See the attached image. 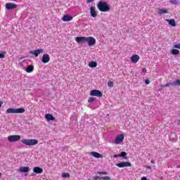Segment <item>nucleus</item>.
I'll return each mask as SVG.
<instances>
[{
  "label": "nucleus",
  "instance_id": "1",
  "mask_svg": "<svg viewBox=\"0 0 180 180\" xmlns=\"http://www.w3.org/2000/svg\"><path fill=\"white\" fill-rule=\"evenodd\" d=\"M75 41L79 44V43H87L89 47L95 46L96 44V39L92 37H77L75 39Z\"/></svg>",
  "mask_w": 180,
  "mask_h": 180
},
{
  "label": "nucleus",
  "instance_id": "2",
  "mask_svg": "<svg viewBox=\"0 0 180 180\" xmlns=\"http://www.w3.org/2000/svg\"><path fill=\"white\" fill-rule=\"evenodd\" d=\"M97 8L100 12H109L110 11V7L105 1H99Z\"/></svg>",
  "mask_w": 180,
  "mask_h": 180
},
{
  "label": "nucleus",
  "instance_id": "3",
  "mask_svg": "<svg viewBox=\"0 0 180 180\" xmlns=\"http://www.w3.org/2000/svg\"><path fill=\"white\" fill-rule=\"evenodd\" d=\"M21 142L25 146H36V144H39L37 139H22Z\"/></svg>",
  "mask_w": 180,
  "mask_h": 180
},
{
  "label": "nucleus",
  "instance_id": "4",
  "mask_svg": "<svg viewBox=\"0 0 180 180\" xmlns=\"http://www.w3.org/2000/svg\"><path fill=\"white\" fill-rule=\"evenodd\" d=\"M6 113H25V108H8Z\"/></svg>",
  "mask_w": 180,
  "mask_h": 180
},
{
  "label": "nucleus",
  "instance_id": "5",
  "mask_svg": "<svg viewBox=\"0 0 180 180\" xmlns=\"http://www.w3.org/2000/svg\"><path fill=\"white\" fill-rule=\"evenodd\" d=\"M20 139V135H11L8 136V140L10 143H15L16 141H19Z\"/></svg>",
  "mask_w": 180,
  "mask_h": 180
},
{
  "label": "nucleus",
  "instance_id": "6",
  "mask_svg": "<svg viewBox=\"0 0 180 180\" xmlns=\"http://www.w3.org/2000/svg\"><path fill=\"white\" fill-rule=\"evenodd\" d=\"M116 166L118 167V168H126L127 167H131V163L129 162H121L116 164Z\"/></svg>",
  "mask_w": 180,
  "mask_h": 180
},
{
  "label": "nucleus",
  "instance_id": "7",
  "mask_svg": "<svg viewBox=\"0 0 180 180\" xmlns=\"http://www.w3.org/2000/svg\"><path fill=\"white\" fill-rule=\"evenodd\" d=\"M123 140H124V136L123 134H120L115 138V143L120 144V143L123 142Z\"/></svg>",
  "mask_w": 180,
  "mask_h": 180
},
{
  "label": "nucleus",
  "instance_id": "8",
  "mask_svg": "<svg viewBox=\"0 0 180 180\" xmlns=\"http://www.w3.org/2000/svg\"><path fill=\"white\" fill-rule=\"evenodd\" d=\"M15 8H18V5L12 3H7L6 4V9L8 11H12V9H15Z\"/></svg>",
  "mask_w": 180,
  "mask_h": 180
},
{
  "label": "nucleus",
  "instance_id": "9",
  "mask_svg": "<svg viewBox=\"0 0 180 180\" xmlns=\"http://www.w3.org/2000/svg\"><path fill=\"white\" fill-rule=\"evenodd\" d=\"M90 95L91 96H98L101 98V96H102V93L99 90H91L90 91Z\"/></svg>",
  "mask_w": 180,
  "mask_h": 180
},
{
  "label": "nucleus",
  "instance_id": "10",
  "mask_svg": "<svg viewBox=\"0 0 180 180\" xmlns=\"http://www.w3.org/2000/svg\"><path fill=\"white\" fill-rule=\"evenodd\" d=\"M43 51H44L43 49H37V50H34V51H30V54H33L35 57H39V54H41V53H43Z\"/></svg>",
  "mask_w": 180,
  "mask_h": 180
},
{
  "label": "nucleus",
  "instance_id": "11",
  "mask_svg": "<svg viewBox=\"0 0 180 180\" xmlns=\"http://www.w3.org/2000/svg\"><path fill=\"white\" fill-rule=\"evenodd\" d=\"M49 61H50V55H49V54H44L42 56L41 62L44 64H47V63H49Z\"/></svg>",
  "mask_w": 180,
  "mask_h": 180
},
{
  "label": "nucleus",
  "instance_id": "12",
  "mask_svg": "<svg viewBox=\"0 0 180 180\" xmlns=\"http://www.w3.org/2000/svg\"><path fill=\"white\" fill-rule=\"evenodd\" d=\"M139 60H140V56L139 55H133L131 57V61L134 64H136V63H139Z\"/></svg>",
  "mask_w": 180,
  "mask_h": 180
},
{
  "label": "nucleus",
  "instance_id": "13",
  "mask_svg": "<svg viewBox=\"0 0 180 180\" xmlns=\"http://www.w3.org/2000/svg\"><path fill=\"white\" fill-rule=\"evenodd\" d=\"M114 158H117L118 157H122L124 160H127V153L126 152H121L118 155H113Z\"/></svg>",
  "mask_w": 180,
  "mask_h": 180
},
{
  "label": "nucleus",
  "instance_id": "14",
  "mask_svg": "<svg viewBox=\"0 0 180 180\" xmlns=\"http://www.w3.org/2000/svg\"><path fill=\"white\" fill-rule=\"evenodd\" d=\"M96 8L94 7V6H91L90 8V13H91V15L93 17V18H96L97 16V13H96Z\"/></svg>",
  "mask_w": 180,
  "mask_h": 180
},
{
  "label": "nucleus",
  "instance_id": "15",
  "mask_svg": "<svg viewBox=\"0 0 180 180\" xmlns=\"http://www.w3.org/2000/svg\"><path fill=\"white\" fill-rule=\"evenodd\" d=\"M63 22H70L72 20V16L70 15H65L62 18Z\"/></svg>",
  "mask_w": 180,
  "mask_h": 180
},
{
  "label": "nucleus",
  "instance_id": "16",
  "mask_svg": "<svg viewBox=\"0 0 180 180\" xmlns=\"http://www.w3.org/2000/svg\"><path fill=\"white\" fill-rule=\"evenodd\" d=\"M33 172H34V174H43V169L39 167H35L33 168Z\"/></svg>",
  "mask_w": 180,
  "mask_h": 180
},
{
  "label": "nucleus",
  "instance_id": "17",
  "mask_svg": "<svg viewBox=\"0 0 180 180\" xmlns=\"http://www.w3.org/2000/svg\"><path fill=\"white\" fill-rule=\"evenodd\" d=\"M45 119L47 120V122H50L51 120H56V118L53 117V115L51 114L45 115Z\"/></svg>",
  "mask_w": 180,
  "mask_h": 180
},
{
  "label": "nucleus",
  "instance_id": "18",
  "mask_svg": "<svg viewBox=\"0 0 180 180\" xmlns=\"http://www.w3.org/2000/svg\"><path fill=\"white\" fill-rule=\"evenodd\" d=\"M157 13H158V15H162L164 13H168V11L165 8H158Z\"/></svg>",
  "mask_w": 180,
  "mask_h": 180
},
{
  "label": "nucleus",
  "instance_id": "19",
  "mask_svg": "<svg viewBox=\"0 0 180 180\" xmlns=\"http://www.w3.org/2000/svg\"><path fill=\"white\" fill-rule=\"evenodd\" d=\"M30 168H29V167H20L19 168V171H20V172H29V171H30Z\"/></svg>",
  "mask_w": 180,
  "mask_h": 180
},
{
  "label": "nucleus",
  "instance_id": "20",
  "mask_svg": "<svg viewBox=\"0 0 180 180\" xmlns=\"http://www.w3.org/2000/svg\"><path fill=\"white\" fill-rule=\"evenodd\" d=\"M166 20L168 22L169 25H170V26H173L175 27L176 26V22H175V20L174 19H166Z\"/></svg>",
  "mask_w": 180,
  "mask_h": 180
},
{
  "label": "nucleus",
  "instance_id": "21",
  "mask_svg": "<svg viewBox=\"0 0 180 180\" xmlns=\"http://www.w3.org/2000/svg\"><path fill=\"white\" fill-rule=\"evenodd\" d=\"M91 154L95 158H102V155H101V153H98V152H91Z\"/></svg>",
  "mask_w": 180,
  "mask_h": 180
},
{
  "label": "nucleus",
  "instance_id": "22",
  "mask_svg": "<svg viewBox=\"0 0 180 180\" xmlns=\"http://www.w3.org/2000/svg\"><path fill=\"white\" fill-rule=\"evenodd\" d=\"M34 70V67L33 65H30L28 68H26L25 71L27 72H33V70Z\"/></svg>",
  "mask_w": 180,
  "mask_h": 180
},
{
  "label": "nucleus",
  "instance_id": "23",
  "mask_svg": "<svg viewBox=\"0 0 180 180\" xmlns=\"http://www.w3.org/2000/svg\"><path fill=\"white\" fill-rule=\"evenodd\" d=\"M96 65H98V63H96L95 61H91L89 63V67L91 68H95Z\"/></svg>",
  "mask_w": 180,
  "mask_h": 180
},
{
  "label": "nucleus",
  "instance_id": "24",
  "mask_svg": "<svg viewBox=\"0 0 180 180\" xmlns=\"http://www.w3.org/2000/svg\"><path fill=\"white\" fill-rule=\"evenodd\" d=\"M171 53L173 56H178V54H179V50L172 49Z\"/></svg>",
  "mask_w": 180,
  "mask_h": 180
},
{
  "label": "nucleus",
  "instance_id": "25",
  "mask_svg": "<svg viewBox=\"0 0 180 180\" xmlns=\"http://www.w3.org/2000/svg\"><path fill=\"white\" fill-rule=\"evenodd\" d=\"M178 85H180L179 79H176L175 82H172V86H176Z\"/></svg>",
  "mask_w": 180,
  "mask_h": 180
},
{
  "label": "nucleus",
  "instance_id": "26",
  "mask_svg": "<svg viewBox=\"0 0 180 180\" xmlns=\"http://www.w3.org/2000/svg\"><path fill=\"white\" fill-rule=\"evenodd\" d=\"M62 177L63 178H70V174H69V173H63V174H62Z\"/></svg>",
  "mask_w": 180,
  "mask_h": 180
},
{
  "label": "nucleus",
  "instance_id": "27",
  "mask_svg": "<svg viewBox=\"0 0 180 180\" xmlns=\"http://www.w3.org/2000/svg\"><path fill=\"white\" fill-rule=\"evenodd\" d=\"M98 175H108V172H97Z\"/></svg>",
  "mask_w": 180,
  "mask_h": 180
},
{
  "label": "nucleus",
  "instance_id": "28",
  "mask_svg": "<svg viewBox=\"0 0 180 180\" xmlns=\"http://www.w3.org/2000/svg\"><path fill=\"white\" fill-rule=\"evenodd\" d=\"M108 86H110V88H113V86H114L113 82L112 81L108 82Z\"/></svg>",
  "mask_w": 180,
  "mask_h": 180
},
{
  "label": "nucleus",
  "instance_id": "29",
  "mask_svg": "<svg viewBox=\"0 0 180 180\" xmlns=\"http://www.w3.org/2000/svg\"><path fill=\"white\" fill-rule=\"evenodd\" d=\"M170 4H172V5H178V1L176 0H170Z\"/></svg>",
  "mask_w": 180,
  "mask_h": 180
},
{
  "label": "nucleus",
  "instance_id": "30",
  "mask_svg": "<svg viewBox=\"0 0 180 180\" xmlns=\"http://www.w3.org/2000/svg\"><path fill=\"white\" fill-rule=\"evenodd\" d=\"M102 180H110V176H103L101 177Z\"/></svg>",
  "mask_w": 180,
  "mask_h": 180
},
{
  "label": "nucleus",
  "instance_id": "31",
  "mask_svg": "<svg viewBox=\"0 0 180 180\" xmlns=\"http://www.w3.org/2000/svg\"><path fill=\"white\" fill-rule=\"evenodd\" d=\"M94 101H95V98L94 97H90L88 100V102H89L90 103H92V102H94Z\"/></svg>",
  "mask_w": 180,
  "mask_h": 180
},
{
  "label": "nucleus",
  "instance_id": "32",
  "mask_svg": "<svg viewBox=\"0 0 180 180\" xmlns=\"http://www.w3.org/2000/svg\"><path fill=\"white\" fill-rule=\"evenodd\" d=\"M171 85H172V83H167L166 84L163 85L162 86H163L164 88H167V86H171Z\"/></svg>",
  "mask_w": 180,
  "mask_h": 180
},
{
  "label": "nucleus",
  "instance_id": "33",
  "mask_svg": "<svg viewBox=\"0 0 180 180\" xmlns=\"http://www.w3.org/2000/svg\"><path fill=\"white\" fill-rule=\"evenodd\" d=\"M93 179L94 180H102V177H99V176H94L93 178Z\"/></svg>",
  "mask_w": 180,
  "mask_h": 180
},
{
  "label": "nucleus",
  "instance_id": "34",
  "mask_svg": "<svg viewBox=\"0 0 180 180\" xmlns=\"http://www.w3.org/2000/svg\"><path fill=\"white\" fill-rule=\"evenodd\" d=\"M174 49H180V44H174Z\"/></svg>",
  "mask_w": 180,
  "mask_h": 180
},
{
  "label": "nucleus",
  "instance_id": "35",
  "mask_svg": "<svg viewBox=\"0 0 180 180\" xmlns=\"http://www.w3.org/2000/svg\"><path fill=\"white\" fill-rule=\"evenodd\" d=\"M0 58H5V54L4 53H0Z\"/></svg>",
  "mask_w": 180,
  "mask_h": 180
},
{
  "label": "nucleus",
  "instance_id": "36",
  "mask_svg": "<svg viewBox=\"0 0 180 180\" xmlns=\"http://www.w3.org/2000/svg\"><path fill=\"white\" fill-rule=\"evenodd\" d=\"M145 83L146 84V85H148V84H150V80L146 79Z\"/></svg>",
  "mask_w": 180,
  "mask_h": 180
},
{
  "label": "nucleus",
  "instance_id": "37",
  "mask_svg": "<svg viewBox=\"0 0 180 180\" xmlns=\"http://www.w3.org/2000/svg\"><path fill=\"white\" fill-rule=\"evenodd\" d=\"M142 72H147V69H146V68H143L142 69Z\"/></svg>",
  "mask_w": 180,
  "mask_h": 180
},
{
  "label": "nucleus",
  "instance_id": "38",
  "mask_svg": "<svg viewBox=\"0 0 180 180\" xmlns=\"http://www.w3.org/2000/svg\"><path fill=\"white\" fill-rule=\"evenodd\" d=\"M86 2L87 4H90V2H94V0H87Z\"/></svg>",
  "mask_w": 180,
  "mask_h": 180
},
{
  "label": "nucleus",
  "instance_id": "39",
  "mask_svg": "<svg viewBox=\"0 0 180 180\" xmlns=\"http://www.w3.org/2000/svg\"><path fill=\"white\" fill-rule=\"evenodd\" d=\"M141 180H148V179H147V177L143 176V177L141 178Z\"/></svg>",
  "mask_w": 180,
  "mask_h": 180
},
{
  "label": "nucleus",
  "instance_id": "40",
  "mask_svg": "<svg viewBox=\"0 0 180 180\" xmlns=\"http://www.w3.org/2000/svg\"><path fill=\"white\" fill-rule=\"evenodd\" d=\"M150 163H151V164H155V161H154V160H150Z\"/></svg>",
  "mask_w": 180,
  "mask_h": 180
},
{
  "label": "nucleus",
  "instance_id": "41",
  "mask_svg": "<svg viewBox=\"0 0 180 180\" xmlns=\"http://www.w3.org/2000/svg\"><path fill=\"white\" fill-rule=\"evenodd\" d=\"M146 168H147L148 169H151V167L150 166H146Z\"/></svg>",
  "mask_w": 180,
  "mask_h": 180
},
{
  "label": "nucleus",
  "instance_id": "42",
  "mask_svg": "<svg viewBox=\"0 0 180 180\" xmlns=\"http://www.w3.org/2000/svg\"><path fill=\"white\" fill-rule=\"evenodd\" d=\"M2 101H0V108H1V106H2Z\"/></svg>",
  "mask_w": 180,
  "mask_h": 180
},
{
  "label": "nucleus",
  "instance_id": "43",
  "mask_svg": "<svg viewBox=\"0 0 180 180\" xmlns=\"http://www.w3.org/2000/svg\"><path fill=\"white\" fill-rule=\"evenodd\" d=\"M176 168H180V165H177V166H176Z\"/></svg>",
  "mask_w": 180,
  "mask_h": 180
},
{
  "label": "nucleus",
  "instance_id": "44",
  "mask_svg": "<svg viewBox=\"0 0 180 180\" xmlns=\"http://www.w3.org/2000/svg\"><path fill=\"white\" fill-rule=\"evenodd\" d=\"M177 122H179V123H180V119H179V120H177Z\"/></svg>",
  "mask_w": 180,
  "mask_h": 180
},
{
  "label": "nucleus",
  "instance_id": "45",
  "mask_svg": "<svg viewBox=\"0 0 180 180\" xmlns=\"http://www.w3.org/2000/svg\"><path fill=\"white\" fill-rule=\"evenodd\" d=\"M1 175H2V174H1V173H0V176H1Z\"/></svg>",
  "mask_w": 180,
  "mask_h": 180
},
{
  "label": "nucleus",
  "instance_id": "46",
  "mask_svg": "<svg viewBox=\"0 0 180 180\" xmlns=\"http://www.w3.org/2000/svg\"><path fill=\"white\" fill-rule=\"evenodd\" d=\"M66 150H68V148H66Z\"/></svg>",
  "mask_w": 180,
  "mask_h": 180
}]
</instances>
